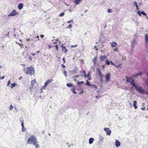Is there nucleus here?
I'll list each match as a JSON object with an SVG mask.
<instances>
[{"label":"nucleus","mask_w":148,"mask_h":148,"mask_svg":"<svg viewBox=\"0 0 148 148\" xmlns=\"http://www.w3.org/2000/svg\"><path fill=\"white\" fill-rule=\"evenodd\" d=\"M24 71L27 74H34V68L33 67L31 66L26 69H25Z\"/></svg>","instance_id":"obj_1"},{"label":"nucleus","mask_w":148,"mask_h":148,"mask_svg":"<svg viewBox=\"0 0 148 148\" xmlns=\"http://www.w3.org/2000/svg\"><path fill=\"white\" fill-rule=\"evenodd\" d=\"M37 139L33 135L31 136L28 139L27 141V143L32 145L36 141Z\"/></svg>","instance_id":"obj_2"},{"label":"nucleus","mask_w":148,"mask_h":148,"mask_svg":"<svg viewBox=\"0 0 148 148\" xmlns=\"http://www.w3.org/2000/svg\"><path fill=\"white\" fill-rule=\"evenodd\" d=\"M53 81V79H48L46 82H45L44 86H42L41 88V90L45 89L46 87L51 82Z\"/></svg>","instance_id":"obj_3"},{"label":"nucleus","mask_w":148,"mask_h":148,"mask_svg":"<svg viewBox=\"0 0 148 148\" xmlns=\"http://www.w3.org/2000/svg\"><path fill=\"white\" fill-rule=\"evenodd\" d=\"M136 89L140 93L144 94L145 92V90L143 89L141 87H138L137 86Z\"/></svg>","instance_id":"obj_4"},{"label":"nucleus","mask_w":148,"mask_h":148,"mask_svg":"<svg viewBox=\"0 0 148 148\" xmlns=\"http://www.w3.org/2000/svg\"><path fill=\"white\" fill-rule=\"evenodd\" d=\"M111 75L110 73H107L105 76V78L106 79V82L108 83L109 80L110 78Z\"/></svg>","instance_id":"obj_5"},{"label":"nucleus","mask_w":148,"mask_h":148,"mask_svg":"<svg viewBox=\"0 0 148 148\" xmlns=\"http://www.w3.org/2000/svg\"><path fill=\"white\" fill-rule=\"evenodd\" d=\"M104 130L106 132L107 135L109 136L110 135L111 133V131L109 128H104Z\"/></svg>","instance_id":"obj_6"},{"label":"nucleus","mask_w":148,"mask_h":148,"mask_svg":"<svg viewBox=\"0 0 148 148\" xmlns=\"http://www.w3.org/2000/svg\"><path fill=\"white\" fill-rule=\"evenodd\" d=\"M17 14V12L15 10H13L12 12L8 15V16H15Z\"/></svg>","instance_id":"obj_7"},{"label":"nucleus","mask_w":148,"mask_h":148,"mask_svg":"<svg viewBox=\"0 0 148 148\" xmlns=\"http://www.w3.org/2000/svg\"><path fill=\"white\" fill-rule=\"evenodd\" d=\"M32 145H33L35 146V148H39L40 147V145L38 144V142L37 140L33 143Z\"/></svg>","instance_id":"obj_8"},{"label":"nucleus","mask_w":148,"mask_h":148,"mask_svg":"<svg viewBox=\"0 0 148 148\" xmlns=\"http://www.w3.org/2000/svg\"><path fill=\"white\" fill-rule=\"evenodd\" d=\"M126 81L127 82H130L132 80H133L134 79H133L132 77H130L129 78H128L127 76L126 77Z\"/></svg>","instance_id":"obj_9"},{"label":"nucleus","mask_w":148,"mask_h":148,"mask_svg":"<svg viewBox=\"0 0 148 148\" xmlns=\"http://www.w3.org/2000/svg\"><path fill=\"white\" fill-rule=\"evenodd\" d=\"M130 84L132 86H133L135 88V89L137 86L135 85V83L134 82V79L133 80H132V81L130 82Z\"/></svg>","instance_id":"obj_10"},{"label":"nucleus","mask_w":148,"mask_h":148,"mask_svg":"<svg viewBox=\"0 0 148 148\" xmlns=\"http://www.w3.org/2000/svg\"><path fill=\"white\" fill-rule=\"evenodd\" d=\"M115 145L116 147H118L121 145V143L118 140H116Z\"/></svg>","instance_id":"obj_11"},{"label":"nucleus","mask_w":148,"mask_h":148,"mask_svg":"<svg viewBox=\"0 0 148 148\" xmlns=\"http://www.w3.org/2000/svg\"><path fill=\"white\" fill-rule=\"evenodd\" d=\"M96 71L98 73V75L99 77H101V76L103 75L102 74L101 72L100 71V70L99 68H97L96 69Z\"/></svg>","instance_id":"obj_12"},{"label":"nucleus","mask_w":148,"mask_h":148,"mask_svg":"<svg viewBox=\"0 0 148 148\" xmlns=\"http://www.w3.org/2000/svg\"><path fill=\"white\" fill-rule=\"evenodd\" d=\"M23 4L22 3H20L19 4L18 6V8L19 10H21L23 8Z\"/></svg>","instance_id":"obj_13"},{"label":"nucleus","mask_w":148,"mask_h":148,"mask_svg":"<svg viewBox=\"0 0 148 148\" xmlns=\"http://www.w3.org/2000/svg\"><path fill=\"white\" fill-rule=\"evenodd\" d=\"M62 50L63 52H64V53H66V52L68 51V50L66 49V47L64 46H62Z\"/></svg>","instance_id":"obj_14"},{"label":"nucleus","mask_w":148,"mask_h":148,"mask_svg":"<svg viewBox=\"0 0 148 148\" xmlns=\"http://www.w3.org/2000/svg\"><path fill=\"white\" fill-rule=\"evenodd\" d=\"M97 56H96L94 57V58L93 59H92V61L93 62L94 64V66L95 65L97 61Z\"/></svg>","instance_id":"obj_15"},{"label":"nucleus","mask_w":148,"mask_h":148,"mask_svg":"<svg viewBox=\"0 0 148 148\" xmlns=\"http://www.w3.org/2000/svg\"><path fill=\"white\" fill-rule=\"evenodd\" d=\"M94 139L92 138H91L89 139V144H91L93 142Z\"/></svg>","instance_id":"obj_16"},{"label":"nucleus","mask_w":148,"mask_h":148,"mask_svg":"<svg viewBox=\"0 0 148 148\" xmlns=\"http://www.w3.org/2000/svg\"><path fill=\"white\" fill-rule=\"evenodd\" d=\"M137 102L135 100L133 101V106L134 107L135 109H136L137 108Z\"/></svg>","instance_id":"obj_17"},{"label":"nucleus","mask_w":148,"mask_h":148,"mask_svg":"<svg viewBox=\"0 0 148 148\" xmlns=\"http://www.w3.org/2000/svg\"><path fill=\"white\" fill-rule=\"evenodd\" d=\"M111 44V47L112 48L114 47L117 45V43L114 42H112V43H110Z\"/></svg>","instance_id":"obj_18"},{"label":"nucleus","mask_w":148,"mask_h":148,"mask_svg":"<svg viewBox=\"0 0 148 148\" xmlns=\"http://www.w3.org/2000/svg\"><path fill=\"white\" fill-rule=\"evenodd\" d=\"M142 73H136V74H134L133 75V77H137L138 75L141 76L142 75Z\"/></svg>","instance_id":"obj_19"},{"label":"nucleus","mask_w":148,"mask_h":148,"mask_svg":"<svg viewBox=\"0 0 148 148\" xmlns=\"http://www.w3.org/2000/svg\"><path fill=\"white\" fill-rule=\"evenodd\" d=\"M145 42L146 44H147V43L148 42V34H146L145 35Z\"/></svg>","instance_id":"obj_20"},{"label":"nucleus","mask_w":148,"mask_h":148,"mask_svg":"<svg viewBox=\"0 0 148 148\" xmlns=\"http://www.w3.org/2000/svg\"><path fill=\"white\" fill-rule=\"evenodd\" d=\"M81 1L82 0H75L74 1V2L75 3L76 5H77L79 4Z\"/></svg>","instance_id":"obj_21"},{"label":"nucleus","mask_w":148,"mask_h":148,"mask_svg":"<svg viewBox=\"0 0 148 148\" xmlns=\"http://www.w3.org/2000/svg\"><path fill=\"white\" fill-rule=\"evenodd\" d=\"M107 58L105 56H101V60L102 61H104Z\"/></svg>","instance_id":"obj_22"},{"label":"nucleus","mask_w":148,"mask_h":148,"mask_svg":"<svg viewBox=\"0 0 148 148\" xmlns=\"http://www.w3.org/2000/svg\"><path fill=\"white\" fill-rule=\"evenodd\" d=\"M91 87L92 89L95 90H96L97 88V86L94 85H91Z\"/></svg>","instance_id":"obj_23"},{"label":"nucleus","mask_w":148,"mask_h":148,"mask_svg":"<svg viewBox=\"0 0 148 148\" xmlns=\"http://www.w3.org/2000/svg\"><path fill=\"white\" fill-rule=\"evenodd\" d=\"M133 3L134 5H135L136 7L137 10H138V6L137 5V3H136V1H134V2Z\"/></svg>","instance_id":"obj_24"},{"label":"nucleus","mask_w":148,"mask_h":148,"mask_svg":"<svg viewBox=\"0 0 148 148\" xmlns=\"http://www.w3.org/2000/svg\"><path fill=\"white\" fill-rule=\"evenodd\" d=\"M36 82L35 80H32L31 82V85H32V86H33L34 85L36 84Z\"/></svg>","instance_id":"obj_25"},{"label":"nucleus","mask_w":148,"mask_h":148,"mask_svg":"<svg viewBox=\"0 0 148 148\" xmlns=\"http://www.w3.org/2000/svg\"><path fill=\"white\" fill-rule=\"evenodd\" d=\"M17 84L15 83H12L11 84V88L12 89H13V88L15 87L16 86H17Z\"/></svg>","instance_id":"obj_26"},{"label":"nucleus","mask_w":148,"mask_h":148,"mask_svg":"<svg viewBox=\"0 0 148 148\" xmlns=\"http://www.w3.org/2000/svg\"><path fill=\"white\" fill-rule=\"evenodd\" d=\"M104 77V76L103 75L101 76V77H99L100 78V81L101 82H102L103 81V78Z\"/></svg>","instance_id":"obj_27"},{"label":"nucleus","mask_w":148,"mask_h":148,"mask_svg":"<svg viewBox=\"0 0 148 148\" xmlns=\"http://www.w3.org/2000/svg\"><path fill=\"white\" fill-rule=\"evenodd\" d=\"M84 84V82L83 81L78 82L77 84L79 86L81 85V84Z\"/></svg>","instance_id":"obj_28"},{"label":"nucleus","mask_w":148,"mask_h":148,"mask_svg":"<svg viewBox=\"0 0 148 148\" xmlns=\"http://www.w3.org/2000/svg\"><path fill=\"white\" fill-rule=\"evenodd\" d=\"M66 85L67 87H72L73 86V84H67Z\"/></svg>","instance_id":"obj_29"},{"label":"nucleus","mask_w":148,"mask_h":148,"mask_svg":"<svg viewBox=\"0 0 148 148\" xmlns=\"http://www.w3.org/2000/svg\"><path fill=\"white\" fill-rule=\"evenodd\" d=\"M64 15V12H62L59 15V16L62 17Z\"/></svg>","instance_id":"obj_30"},{"label":"nucleus","mask_w":148,"mask_h":148,"mask_svg":"<svg viewBox=\"0 0 148 148\" xmlns=\"http://www.w3.org/2000/svg\"><path fill=\"white\" fill-rule=\"evenodd\" d=\"M72 92H73V93L74 94L77 93V92H76V91L75 90V88H73L72 90Z\"/></svg>","instance_id":"obj_31"},{"label":"nucleus","mask_w":148,"mask_h":148,"mask_svg":"<svg viewBox=\"0 0 148 148\" xmlns=\"http://www.w3.org/2000/svg\"><path fill=\"white\" fill-rule=\"evenodd\" d=\"M13 108V106H12V104H11L9 108V109L10 110H12Z\"/></svg>","instance_id":"obj_32"},{"label":"nucleus","mask_w":148,"mask_h":148,"mask_svg":"<svg viewBox=\"0 0 148 148\" xmlns=\"http://www.w3.org/2000/svg\"><path fill=\"white\" fill-rule=\"evenodd\" d=\"M72 27V25L71 24H70L69 26H68L67 28L68 29H71Z\"/></svg>","instance_id":"obj_33"},{"label":"nucleus","mask_w":148,"mask_h":148,"mask_svg":"<svg viewBox=\"0 0 148 148\" xmlns=\"http://www.w3.org/2000/svg\"><path fill=\"white\" fill-rule=\"evenodd\" d=\"M106 64L107 65H109L110 64V62L108 60H106Z\"/></svg>","instance_id":"obj_34"},{"label":"nucleus","mask_w":148,"mask_h":148,"mask_svg":"<svg viewBox=\"0 0 148 148\" xmlns=\"http://www.w3.org/2000/svg\"><path fill=\"white\" fill-rule=\"evenodd\" d=\"M137 14L139 15V16H141V13L140 11H138V12H137Z\"/></svg>","instance_id":"obj_35"},{"label":"nucleus","mask_w":148,"mask_h":148,"mask_svg":"<svg viewBox=\"0 0 148 148\" xmlns=\"http://www.w3.org/2000/svg\"><path fill=\"white\" fill-rule=\"evenodd\" d=\"M102 97L101 95H97L95 97L97 98L100 99Z\"/></svg>","instance_id":"obj_36"},{"label":"nucleus","mask_w":148,"mask_h":148,"mask_svg":"<svg viewBox=\"0 0 148 148\" xmlns=\"http://www.w3.org/2000/svg\"><path fill=\"white\" fill-rule=\"evenodd\" d=\"M113 50L114 51H115L118 52L119 51H118V49L116 47L114 49H113Z\"/></svg>","instance_id":"obj_37"},{"label":"nucleus","mask_w":148,"mask_h":148,"mask_svg":"<svg viewBox=\"0 0 148 148\" xmlns=\"http://www.w3.org/2000/svg\"><path fill=\"white\" fill-rule=\"evenodd\" d=\"M87 81V82H86V84L87 85H88V86H91V85L89 83V82H88V81Z\"/></svg>","instance_id":"obj_38"},{"label":"nucleus","mask_w":148,"mask_h":148,"mask_svg":"<svg viewBox=\"0 0 148 148\" xmlns=\"http://www.w3.org/2000/svg\"><path fill=\"white\" fill-rule=\"evenodd\" d=\"M22 130L23 132H25L26 131V129L24 127H22Z\"/></svg>","instance_id":"obj_39"},{"label":"nucleus","mask_w":148,"mask_h":148,"mask_svg":"<svg viewBox=\"0 0 148 148\" xmlns=\"http://www.w3.org/2000/svg\"><path fill=\"white\" fill-rule=\"evenodd\" d=\"M112 11V9H108V11L107 12L108 13H111Z\"/></svg>","instance_id":"obj_40"},{"label":"nucleus","mask_w":148,"mask_h":148,"mask_svg":"<svg viewBox=\"0 0 148 148\" xmlns=\"http://www.w3.org/2000/svg\"><path fill=\"white\" fill-rule=\"evenodd\" d=\"M141 13L144 16H146V14L145 12L143 11L141 12Z\"/></svg>","instance_id":"obj_41"},{"label":"nucleus","mask_w":148,"mask_h":148,"mask_svg":"<svg viewBox=\"0 0 148 148\" xmlns=\"http://www.w3.org/2000/svg\"><path fill=\"white\" fill-rule=\"evenodd\" d=\"M63 73H64V75H65V76L66 77L67 76H66L67 72H66V71H64L63 72Z\"/></svg>","instance_id":"obj_42"},{"label":"nucleus","mask_w":148,"mask_h":148,"mask_svg":"<svg viewBox=\"0 0 148 148\" xmlns=\"http://www.w3.org/2000/svg\"><path fill=\"white\" fill-rule=\"evenodd\" d=\"M10 83H11V82H10V81L9 80L8 82L7 86H9V85L10 84Z\"/></svg>","instance_id":"obj_43"},{"label":"nucleus","mask_w":148,"mask_h":148,"mask_svg":"<svg viewBox=\"0 0 148 148\" xmlns=\"http://www.w3.org/2000/svg\"><path fill=\"white\" fill-rule=\"evenodd\" d=\"M73 22V20H71L70 21H67V23H71Z\"/></svg>","instance_id":"obj_44"},{"label":"nucleus","mask_w":148,"mask_h":148,"mask_svg":"<svg viewBox=\"0 0 148 148\" xmlns=\"http://www.w3.org/2000/svg\"><path fill=\"white\" fill-rule=\"evenodd\" d=\"M21 126L22 127H24V123H23V122L22 121H21Z\"/></svg>","instance_id":"obj_45"},{"label":"nucleus","mask_w":148,"mask_h":148,"mask_svg":"<svg viewBox=\"0 0 148 148\" xmlns=\"http://www.w3.org/2000/svg\"><path fill=\"white\" fill-rule=\"evenodd\" d=\"M110 62H111V64L113 66H115V64L114 63H113L111 61Z\"/></svg>","instance_id":"obj_46"},{"label":"nucleus","mask_w":148,"mask_h":148,"mask_svg":"<svg viewBox=\"0 0 148 148\" xmlns=\"http://www.w3.org/2000/svg\"><path fill=\"white\" fill-rule=\"evenodd\" d=\"M77 46V45H72L71 46V48L75 47H76Z\"/></svg>","instance_id":"obj_47"},{"label":"nucleus","mask_w":148,"mask_h":148,"mask_svg":"<svg viewBox=\"0 0 148 148\" xmlns=\"http://www.w3.org/2000/svg\"><path fill=\"white\" fill-rule=\"evenodd\" d=\"M55 47H56V49L57 50H58V46L57 45H56L55 46Z\"/></svg>","instance_id":"obj_48"},{"label":"nucleus","mask_w":148,"mask_h":148,"mask_svg":"<svg viewBox=\"0 0 148 148\" xmlns=\"http://www.w3.org/2000/svg\"><path fill=\"white\" fill-rule=\"evenodd\" d=\"M121 65V64H119V65H115V66H116V67L117 68H118Z\"/></svg>","instance_id":"obj_49"},{"label":"nucleus","mask_w":148,"mask_h":148,"mask_svg":"<svg viewBox=\"0 0 148 148\" xmlns=\"http://www.w3.org/2000/svg\"><path fill=\"white\" fill-rule=\"evenodd\" d=\"M62 60H63V61L64 62V63H65L66 62L65 61V58H62Z\"/></svg>","instance_id":"obj_50"},{"label":"nucleus","mask_w":148,"mask_h":148,"mask_svg":"<svg viewBox=\"0 0 148 148\" xmlns=\"http://www.w3.org/2000/svg\"><path fill=\"white\" fill-rule=\"evenodd\" d=\"M19 45H20V46L21 47V48H23V45H22V43L20 44Z\"/></svg>","instance_id":"obj_51"},{"label":"nucleus","mask_w":148,"mask_h":148,"mask_svg":"<svg viewBox=\"0 0 148 148\" xmlns=\"http://www.w3.org/2000/svg\"><path fill=\"white\" fill-rule=\"evenodd\" d=\"M9 32L8 33V34H5V35H6V36H7V37H9Z\"/></svg>","instance_id":"obj_52"},{"label":"nucleus","mask_w":148,"mask_h":148,"mask_svg":"<svg viewBox=\"0 0 148 148\" xmlns=\"http://www.w3.org/2000/svg\"><path fill=\"white\" fill-rule=\"evenodd\" d=\"M29 59L31 60L32 61V58L31 56L29 57Z\"/></svg>","instance_id":"obj_53"},{"label":"nucleus","mask_w":148,"mask_h":148,"mask_svg":"<svg viewBox=\"0 0 148 148\" xmlns=\"http://www.w3.org/2000/svg\"><path fill=\"white\" fill-rule=\"evenodd\" d=\"M61 66H62V67H63L64 68H65L66 67L64 65V64H61Z\"/></svg>","instance_id":"obj_54"},{"label":"nucleus","mask_w":148,"mask_h":148,"mask_svg":"<svg viewBox=\"0 0 148 148\" xmlns=\"http://www.w3.org/2000/svg\"><path fill=\"white\" fill-rule=\"evenodd\" d=\"M5 77V76H3L1 78L0 77V79H3Z\"/></svg>","instance_id":"obj_55"},{"label":"nucleus","mask_w":148,"mask_h":148,"mask_svg":"<svg viewBox=\"0 0 148 148\" xmlns=\"http://www.w3.org/2000/svg\"><path fill=\"white\" fill-rule=\"evenodd\" d=\"M40 37L41 38H43L44 37V35H42V34H41L40 35Z\"/></svg>","instance_id":"obj_56"},{"label":"nucleus","mask_w":148,"mask_h":148,"mask_svg":"<svg viewBox=\"0 0 148 148\" xmlns=\"http://www.w3.org/2000/svg\"><path fill=\"white\" fill-rule=\"evenodd\" d=\"M141 109L143 110H145V108H142Z\"/></svg>","instance_id":"obj_57"},{"label":"nucleus","mask_w":148,"mask_h":148,"mask_svg":"<svg viewBox=\"0 0 148 148\" xmlns=\"http://www.w3.org/2000/svg\"><path fill=\"white\" fill-rule=\"evenodd\" d=\"M79 75H76L74 77L75 78H78L79 77Z\"/></svg>","instance_id":"obj_58"},{"label":"nucleus","mask_w":148,"mask_h":148,"mask_svg":"<svg viewBox=\"0 0 148 148\" xmlns=\"http://www.w3.org/2000/svg\"><path fill=\"white\" fill-rule=\"evenodd\" d=\"M94 49H95L96 50H97V51L98 50V49L97 48V47L96 46H95Z\"/></svg>","instance_id":"obj_59"},{"label":"nucleus","mask_w":148,"mask_h":148,"mask_svg":"<svg viewBox=\"0 0 148 148\" xmlns=\"http://www.w3.org/2000/svg\"><path fill=\"white\" fill-rule=\"evenodd\" d=\"M84 77H87V75L86 74H85L84 75Z\"/></svg>","instance_id":"obj_60"},{"label":"nucleus","mask_w":148,"mask_h":148,"mask_svg":"<svg viewBox=\"0 0 148 148\" xmlns=\"http://www.w3.org/2000/svg\"><path fill=\"white\" fill-rule=\"evenodd\" d=\"M90 75V73H89L87 75V77H89Z\"/></svg>","instance_id":"obj_61"},{"label":"nucleus","mask_w":148,"mask_h":148,"mask_svg":"<svg viewBox=\"0 0 148 148\" xmlns=\"http://www.w3.org/2000/svg\"><path fill=\"white\" fill-rule=\"evenodd\" d=\"M144 94H146L147 95H148V92L145 91V92Z\"/></svg>","instance_id":"obj_62"},{"label":"nucleus","mask_w":148,"mask_h":148,"mask_svg":"<svg viewBox=\"0 0 148 148\" xmlns=\"http://www.w3.org/2000/svg\"><path fill=\"white\" fill-rule=\"evenodd\" d=\"M26 40L27 41H29L30 40V39L27 38V39Z\"/></svg>","instance_id":"obj_63"},{"label":"nucleus","mask_w":148,"mask_h":148,"mask_svg":"<svg viewBox=\"0 0 148 148\" xmlns=\"http://www.w3.org/2000/svg\"><path fill=\"white\" fill-rule=\"evenodd\" d=\"M32 55L33 56H34L35 55V54L34 53H33L32 54Z\"/></svg>","instance_id":"obj_64"}]
</instances>
